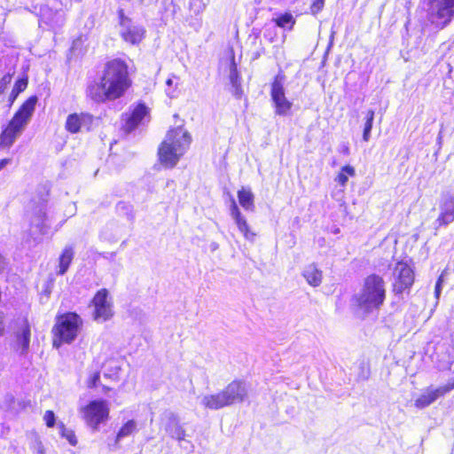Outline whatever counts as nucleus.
Here are the masks:
<instances>
[{"label": "nucleus", "instance_id": "obj_1", "mask_svg": "<svg viewBox=\"0 0 454 454\" xmlns=\"http://www.w3.org/2000/svg\"><path fill=\"white\" fill-rule=\"evenodd\" d=\"M130 84L127 64L114 59L106 64L100 83L90 86L88 94L97 102L114 100L121 98Z\"/></svg>", "mask_w": 454, "mask_h": 454}, {"label": "nucleus", "instance_id": "obj_2", "mask_svg": "<svg viewBox=\"0 0 454 454\" xmlns=\"http://www.w3.org/2000/svg\"><path fill=\"white\" fill-rule=\"evenodd\" d=\"M386 298V288L383 278L378 275L368 276L363 287L354 296L356 311L367 315L380 309Z\"/></svg>", "mask_w": 454, "mask_h": 454}, {"label": "nucleus", "instance_id": "obj_3", "mask_svg": "<svg viewBox=\"0 0 454 454\" xmlns=\"http://www.w3.org/2000/svg\"><path fill=\"white\" fill-rule=\"evenodd\" d=\"M191 141L190 134L182 127L168 130L158 151L160 163L167 168L175 167L189 148Z\"/></svg>", "mask_w": 454, "mask_h": 454}, {"label": "nucleus", "instance_id": "obj_4", "mask_svg": "<svg viewBox=\"0 0 454 454\" xmlns=\"http://www.w3.org/2000/svg\"><path fill=\"white\" fill-rule=\"evenodd\" d=\"M37 98L30 97L27 99L12 119L8 126L0 135V145L3 147H10L15 140L21 135L35 112Z\"/></svg>", "mask_w": 454, "mask_h": 454}, {"label": "nucleus", "instance_id": "obj_5", "mask_svg": "<svg viewBox=\"0 0 454 454\" xmlns=\"http://www.w3.org/2000/svg\"><path fill=\"white\" fill-rule=\"evenodd\" d=\"M81 325L82 320L75 313H67L59 317L53 328V347L59 348L62 343H71L74 340Z\"/></svg>", "mask_w": 454, "mask_h": 454}, {"label": "nucleus", "instance_id": "obj_6", "mask_svg": "<svg viewBox=\"0 0 454 454\" xmlns=\"http://www.w3.org/2000/svg\"><path fill=\"white\" fill-rule=\"evenodd\" d=\"M82 418L86 424L93 430H98L101 423H105L109 417V407L106 401L95 400L90 402L81 409Z\"/></svg>", "mask_w": 454, "mask_h": 454}, {"label": "nucleus", "instance_id": "obj_7", "mask_svg": "<svg viewBox=\"0 0 454 454\" xmlns=\"http://www.w3.org/2000/svg\"><path fill=\"white\" fill-rule=\"evenodd\" d=\"M270 96L275 106V114L282 116L287 115L293 104L286 97L282 74H278L271 83Z\"/></svg>", "mask_w": 454, "mask_h": 454}, {"label": "nucleus", "instance_id": "obj_8", "mask_svg": "<svg viewBox=\"0 0 454 454\" xmlns=\"http://www.w3.org/2000/svg\"><path fill=\"white\" fill-rule=\"evenodd\" d=\"M120 35L128 43L137 45L142 42L145 35V29L143 26L137 24L129 18L124 16L123 12H120Z\"/></svg>", "mask_w": 454, "mask_h": 454}, {"label": "nucleus", "instance_id": "obj_9", "mask_svg": "<svg viewBox=\"0 0 454 454\" xmlns=\"http://www.w3.org/2000/svg\"><path fill=\"white\" fill-rule=\"evenodd\" d=\"M92 304L94 307V320L106 322L113 317V301L106 289L103 288L95 294Z\"/></svg>", "mask_w": 454, "mask_h": 454}, {"label": "nucleus", "instance_id": "obj_10", "mask_svg": "<svg viewBox=\"0 0 454 454\" xmlns=\"http://www.w3.org/2000/svg\"><path fill=\"white\" fill-rule=\"evenodd\" d=\"M430 12L437 25L444 27L454 17V0H431Z\"/></svg>", "mask_w": 454, "mask_h": 454}, {"label": "nucleus", "instance_id": "obj_11", "mask_svg": "<svg viewBox=\"0 0 454 454\" xmlns=\"http://www.w3.org/2000/svg\"><path fill=\"white\" fill-rule=\"evenodd\" d=\"M228 406L243 403L247 399L248 390L242 380H233L222 390Z\"/></svg>", "mask_w": 454, "mask_h": 454}, {"label": "nucleus", "instance_id": "obj_12", "mask_svg": "<svg viewBox=\"0 0 454 454\" xmlns=\"http://www.w3.org/2000/svg\"><path fill=\"white\" fill-rule=\"evenodd\" d=\"M394 274L395 276L394 291L396 294H402L406 289H409L414 282L413 271L406 263L398 262L395 268Z\"/></svg>", "mask_w": 454, "mask_h": 454}, {"label": "nucleus", "instance_id": "obj_13", "mask_svg": "<svg viewBox=\"0 0 454 454\" xmlns=\"http://www.w3.org/2000/svg\"><path fill=\"white\" fill-rule=\"evenodd\" d=\"M125 124L123 129L129 133L140 124L149 121V108L145 104L136 106L129 114H126Z\"/></svg>", "mask_w": 454, "mask_h": 454}, {"label": "nucleus", "instance_id": "obj_14", "mask_svg": "<svg viewBox=\"0 0 454 454\" xmlns=\"http://www.w3.org/2000/svg\"><path fill=\"white\" fill-rule=\"evenodd\" d=\"M440 214L434 223L436 228L454 222V196L444 195L439 205Z\"/></svg>", "mask_w": 454, "mask_h": 454}, {"label": "nucleus", "instance_id": "obj_15", "mask_svg": "<svg viewBox=\"0 0 454 454\" xmlns=\"http://www.w3.org/2000/svg\"><path fill=\"white\" fill-rule=\"evenodd\" d=\"M40 22L45 23L52 29L61 27L65 22L64 12L61 9L52 10L48 5L42 6L40 9Z\"/></svg>", "mask_w": 454, "mask_h": 454}, {"label": "nucleus", "instance_id": "obj_16", "mask_svg": "<svg viewBox=\"0 0 454 454\" xmlns=\"http://www.w3.org/2000/svg\"><path fill=\"white\" fill-rule=\"evenodd\" d=\"M231 215L235 221L239 231L243 234L244 238L248 241H254L256 234L251 231L246 217L240 213L234 200H232L231 207Z\"/></svg>", "mask_w": 454, "mask_h": 454}, {"label": "nucleus", "instance_id": "obj_17", "mask_svg": "<svg viewBox=\"0 0 454 454\" xmlns=\"http://www.w3.org/2000/svg\"><path fill=\"white\" fill-rule=\"evenodd\" d=\"M450 390V387L442 386L436 388L428 387L415 401L418 408H425L433 403L440 396L445 395Z\"/></svg>", "mask_w": 454, "mask_h": 454}, {"label": "nucleus", "instance_id": "obj_18", "mask_svg": "<svg viewBox=\"0 0 454 454\" xmlns=\"http://www.w3.org/2000/svg\"><path fill=\"white\" fill-rule=\"evenodd\" d=\"M31 331L30 325L25 320L16 333L15 348L20 351L21 355H26L29 349Z\"/></svg>", "mask_w": 454, "mask_h": 454}, {"label": "nucleus", "instance_id": "obj_19", "mask_svg": "<svg viewBox=\"0 0 454 454\" xmlns=\"http://www.w3.org/2000/svg\"><path fill=\"white\" fill-rule=\"evenodd\" d=\"M91 117L86 114H69L66 121V129L71 133H77L82 126L89 124Z\"/></svg>", "mask_w": 454, "mask_h": 454}, {"label": "nucleus", "instance_id": "obj_20", "mask_svg": "<svg viewBox=\"0 0 454 454\" xmlns=\"http://www.w3.org/2000/svg\"><path fill=\"white\" fill-rule=\"evenodd\" d=\"M168 422L166 425L165 430L166 432L174 439L181 442L184 440L185 437V430L179 424L178 419L176 414L173 412H168L167 414Z\"/></svg>", "mask_w": 454, "mask_h": 454}, {"label": "nucleus", "instance_id": "obj_21", "mask_svg": "<svg viewBox=\"0 0 454 454\" xmlns=\"http://www.w3.org/2000/svg\"><path fill=\"white\" fill-rule=\"evenodd\" d=\"M200 403L208 410H220L228 406L222 391L213 395H205L202 396Z\"/></svg>", "mask_w": 454, "mask_h": 454}, {"label": "nucleus", "instance_id": "obj_22", "mask_svg": "<svg viewBox=\"0 0 454 454\" xmlns=\"http://www.w3.org/2000/svg\"><path fill=\"white\" fill-rule=\"evenodd\" d=\"M304 278L308 282V284L311 286H318L322 283L323 274L320 270L314 264H309L305 267L303 273Z\"/></svg>", "mask_w": 454, "mask_h": 454}, {"label": "nucleus", "instance_id": "obj_23", "mask_svg": "<svg viewBox=\"0 0 454 454\" xmlns=\"http://www.w3.org/2000/svg\"><path fill=\"white\" fill-rule=\"evenodd\" d=\"M230 82L233 87V94L235 97L239 98L242 94L240 77L237 69V65L235 63L234 56L231 57V62L230 66V74H229Z\"/></svg>", "mask_w": 454, "mask_h": 454}, {"label": "nucleus", "instance_id": "obj_24", "mask_svg": "<svg viewBox=\"0 0 454 454\" xmlns=\"http://www.w3.org/2000/svg\"><path fill=\"white\" fill-rule=\"evenodd\" d=\"M46 213L43 207H39L31 220L33 228L38 230L42 235H46L49 232V225L46 224Z\"/></svg>", "mask_w": 454, "mask_h": 454}, {"label": "nucleus", "instance_id": "obj_25", "mask_svg": "<svg viewBox=\"0 0 454 454\" xmlns=\"http://www.w3.org/2000/svg\"><path fill=\"white\" fill-rule=\"evenodd\" d=\"M73 257H74L73 247L67 246L64 248L61 255L59 256V264L58 274L64 275L67 272V270L73 260Z\"/></svg>", "mask_w": 454, "mask_h": 454}, {"label": "nucleus", "instance_id": "obj_26", "mask_svg": "<svg viewBox=\"0 0 454 454\" xmlns=\"http://www.w3.org/2000/svg\"><path fill=\"white\" fill-rule=\"evenodd\" d=\"M239 202L242 207L248 211L254 210V197L251 190L242 188L238 192Z\"/></svg>", "mask_w": 454, "mask_h": 454}, {"label": "nucleus", "instance_id": "obj_27", "mask_svg": "<svg viewBox=\"0 0 454 454\" xmlns=\"http://www.w3.org/2000/svg\"><path fill=\"white\" fill-rule=\"evenodd\" d=\"M137 430V422L134 419H130L127 421L118 431L115 437V445H118L119 442L132 434H134Z\"/></svg>", "mask_w": 454, "mask_h": 454}, {"label": "nucleus", "instance_id": "obj_28", "mask_svg": "<svg viewBox=\"0 0 454 454\" xmlns=\"http://www.w3.org/2000/svg\"><path fill=\"white\" fill-rule=\"evenodd\" d=\"M276 25L282 28L292 29L293 26L295 23V20L291 13H284L278 18L273 20Z\"/></svg>", "mask_w": 454, "mask_h": 454}, {"label": "nucleus", "instance_id": "obj_29", "mask_svg": "<svg viewBox=\"0 0 454 454\" xmlns=\"http://www.w3.org/2000/svg\"><path fill=\"white\" fill-rule=\"evenodd\" d=\"M374 111L373 110H368L365 115V122L364 127V133H363V139L365 142H368L371 137V131L372 129V123L374 120Z\"/></svg>", "mask_w": 454, "mask_h": 454}, {"label": "nucleus", "instance_id": "obj_30", "mask_svg": "<svg viewBox=\"0 0 454 454\" xmlns=\"http://www.w3.org/2000/svg\"><path fill=\"white\" fill-rule=\"evenodd\" d=\"M355 175V169L351 166H345L341 168L340 172L338 174V176L335 177V181L340 184V185L344 186L346 185L348 176H353Z\"/></svg>", "mask_w": 454, "mask_h": 454}, {"label": "nucleus", "instance_id": "obj_31", "mask_svg": "<svg viewBox=\"0 0 454 454\" xmlns=\"http://www.w3.org/2000/svg\"><path fill=\"white\" fill-rule=\"evenodd\" d=\"M59 427L61 435L65 437L71 445L74 446L77 443V441L74 432L67 429L63 423L59 424Z\"/></svg>", "mask_w": 454, "mask_h": 454}, {"label": "nucleus", "instance_id": "obj_32", "mask_svg": "<svg viewBox=\"0 0 454 454\" xmlns=\"http://www.w3.org/2000/svg\"><path fill=\"white\" fill-rule=\"evenodd\" d=\"M325 5V0H313L310 4V12L313 15L322 11Z\"/></svg>", "mask_w": 454, "mask_h": 454}, {"label": "nucleus", "instance_id": "obj_33", "mask_svg": "<svg viewBox=\"0 0 454 454\" xmlns=\"http://www.w3.org/2000/svg\"><path fill=\"white\" fill-rule=\"evenodd\" d=\"M43 420L48 427H52L55 425V414L51 411H47L44 413Z\"/></svg>", "mask_w": 454, "mask_h": 454}, {"label": "nucleus", "instance_id": "obj_34", "mask_svg": "<svg viewBox=\"0 0 454 454\" xmlns=\"http://www.w3.org/2000/svg\"><path fill=\"white\" fill-rule=\"evenodd\" d=\"M26 87H27V81L26 80H19L16 82L15 87L12 91V95L13 96V98H15L18 93L26 89Z\"/></svg>", "mask_w": 454, "mask_h": 454}, {"label": "nucleus", "instance_id": "obj_35", "mask_svg": "<svg viewBox=\"0 0 454 454\" xmlns=\"http://www.w3.org/2000/svg\"><path fill=\"white\" fill-rule=\"evenodd\" d=\"M99 379H100L99 372H97L93 373L88 380V382H87L88 387L92 388V387H97L98 382L99 381Z\"/></svg>", "mask_w": 454, "mask_h": 454}, {"label": "nucleus", "instance_id": "obj_36", "mask_svg": "<svg viewBox=\"0 0 454 454\" xmlns=\"http://www.w3.org/2000/svg\"><path fill=\"white\" fill-rule=\"evenodd\" d=\"M119 210H126L127 214L129 215V218L132 219L134 217V215L132 213V207L129 204H126L124 202H120L117 206Z\"/></svg>", "mask_w": 454, "mask_h": 454}, {"label": "nucleus", "instance_id": "obj_37", "mask_svg": "<svg viewBox=\"0 0 454 454\" xmlns=\"http://www.w3.org/2000/svg\"><path fill=\"white\" fill-rule=\"evenodd\" d=\"M442 281H443L442 276H440V278H438V280L436 282L435 288H434V294L437 299L439 298L440 294H441Z\"/></svg>", "mask_w": 454, "mask_h": 454}, {"label": "nucleus", "instance_id": "obj_38", "mask_svg": "<svg viewBox=\"0 0 454 454\" xmlns=\"http://www.w3.org/2000/svg\"><path fill=\"white\" fill-rule=\"evenodd\" d=\"M12 163V159H3L0 160V170L5 168L7 165Z\"/></svg>", "mask_w": 454, "mask_h": 454}, {"label": "nucleus", "instance_id": "obj_39", "mask_svg": "<svg viewBox=\"0 0 454 454\" xmlns=\"http://www.w3.org/2000/svg\"><path fill=\"white\" fill-rule=\"evenodd\" d=\"M340 152L345 155H348L349 153V148H348V145L342 144L340 147Z\"/></svg>", "mask_w": 454, "mask_h": 454}, {"label": "nucleus", "instance_id": "obj_40", "mask_svg": "<svg viewBox=\"0 0 454 454\" xmlns=\"http://www.w3.org/2000/svg\"><path fill=\"white\" fill-rule=\"evenodd\" d=\"M37 453L38 454H44L43 448L41 443H38L37 445Z\"/></svg>", "mask_w": 454, "mask_h": 454}, {"label": "nucleus", "instance_id": "obj_41", "mask_svg": "<svg viewBox=\"0 0 454 454\" xmlns=\"http://www.w3.org/2000/svg\"><path fill=\"white\" fill-rule=\"evenodd\" d=\"M166 84H167L168 86H171V85L173 84V80H172V79H170V78H169V79H168V80H167V82H166Z\"/></svg>", "mask_w": 454, "mask_h": 454}, {"label": "nucleus", "instance_id": "obj_42", "mask_svg": "<svg viewBox=\"0 0 454 454\" xmlns=\"http://www.w3.org/2000/svg\"><path fill=\"white\" fill-rule=\"evenodd\" d=\"M3 264H4V262H3V257L0 255V270H2V268H3Z\"/></svg>", "mask_w": 454, "mask_h": 454}, {"label": "nucleus", "instance_id": "obj_43", "mask_svg": "<svg viewBox=\"0 0 454 454\" xmlns=\"http://www.w3.org/2000/svg\"><path fill=\"white\" fill-rule=\"evenodd\" d=\"M139 2H140V3H143V2H144V0H139Z\"/></svg>", "mask_w": 454, "mask_h": 454}]
</instances>
